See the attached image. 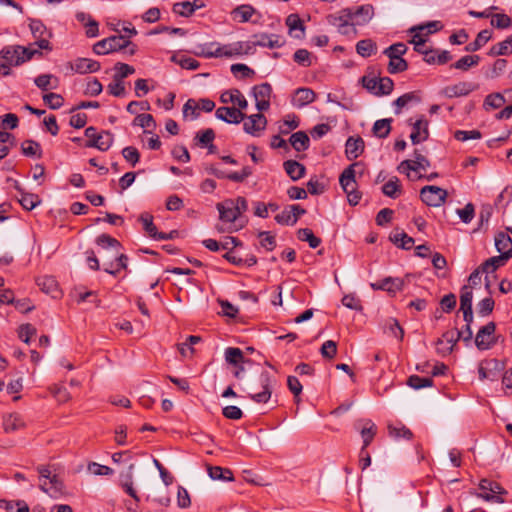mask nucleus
Masks as SVG:
<instances>
[{
	"label": "nucleus",
	"mask_w": 512,
	"mask_h": 512,
	"mask_svg": "<svg viewBox=\"0 0 512 512\" xmlns=\"http://www.w3.org/2000/svg\"><path fill=\"white\" fill-rule=\"evenodd\" d=\"M448 196L447 190L434 186L427 185L424 186L420 191L421 200L430 207H440L442 206Z\"/></svg>",
	"instance_id": "nucleus-8"
},
{
	"label": "nucleus",
	"mask_w": 512,
	"mask_h": 512,
	"mask_svg": "<svg viewBox=\"0 0 512 512\" xmlns=\"http://www.w3.org/2000/svg\"><path fill=\"white\" fill-rule=\"evenodd\" d=\"M139 221L143 224L145 232L154 239L157 235V228L153 223V216L149 213H143L139 217Z\"/></svg>",
	"instance_id": "nucleus-59"
},
{
	"label": "nucleus",
	"mask_w": 512,
	"mask_h": 512,
	"mask_svg": "<svg viewBox=\"0 0 512 512\" xmlns=\"http://www.w3.org/2000/svg\"><path fill=\"white\" fill-rule=\"evenodd\" d=\"M388 432L389 435L395 439L403 438L406 440H410L413 437V433L411 432V430L401 423H398L396 425L389 424Z\"/></svg>",
	"instance_id": "nucleus-41"
},
{
	"label": "nucleus",
	"mask_w": 512,
	"mask_h": 512,
	"mask_svg": "<svg viewBox=\"0 0 512 512\" xmlns=\"http://www.w3.org/2000/svg\"><path fill=\"white\" fill-rule=\"evenodd\" d=\"M231 17L234 21L239 23H246L251 21L257 10L250 4H241L231 11Z\"/></svg>",
	"instance_id": "nucleus-23"
},
{
	"label": "nucleus",
	"mask_w": 512,
	"mask_h": 512,
	"mask_svg": "<svg viewBox=\"0 0 512 512\" xmlns=\"http://www.w3.org/2000/svg\"><path fill=\"white\" fill-rule=\"evenodd\" d=\"M43 101L50 109L56 110L63 106L64 99L56 93H47L43 95Z\"/></svg>",
	"instance_id": "nucleus-64"
},
{
	"label": "nucleus",
	"mask_w": 512,
	"mask_h": 512,
	"mask_svg": "<svg viewBox=\"0 0 512 512\" xmlns=\"http://www.w3.org/2000/svg\"><path fill=\"white\" fill-rule=\"evenodd\" d=\"M243 52H249V45L241 42L221 44L219 42H210L198 45L194 54L204 58H233L243 55Z\"/></svg>",
	"instance_id": "nucleus-1"
},
{
	"label": "nucleus",
	"mask_w": 512,
	"mask_h": 512,
	"mask_svg": "<svg viewBox=\"0 0 512 512\" xmlns=\"http://www.w3.org/2000/svg\"><path fill=\"white\" fill-rule=\"evenodd\" d=\"M225 361L232 366H239L245 362L243 351L240 348L228 347L224 352Z\"/></svg>",
	"instance_id": "nucleus-38"
},
{
	"label": "nucleus",
	"mask_w": 512,
	"mask_h": 512,
	"mask_svg": "<svg viewBox=\"0 0 512 512\" xmlns=\"http://www.w3.org/2000/svg\"><path fill=\"white\" fill-rule=\"evenodd\" d=\"M259 384L262 388L260 392L249 393V398L256 403H267L272 396V391L276 385V379L267 371H262L259 375Z\"/></svg>",
	"instance_id": "nucleus-6"
},
{
	"label": "nucleus",
	"mask_w": 512,
	"mask_h": 512,
	"mask_svg": "<svg viewBox=\"0 0 512 512\" xmlns=\"http://www.w3.org/2000/svg\"><path fill=\"white\" fill-rule=\"evenodd\" d=\"M505 364L497 359H485L479 363L478 373L481 380L488 379L494 381L499 373L504 369Z\"/></svg>",
	"instance_id": "nucleus-13"
},
{
	"label": "nucleus",
	"mask_w": 512,
	"mask_h": 512,
	"mask_svg": "<svg viewBox=\"0 0 512 512\" xmlns=\"http://www.w3.org/2000/svg\"><path fill=\"white\" fill-rule=\"evenodd\" d=\"M284 170L287 175L293 180H299L305 174V166L295 160H287L283 164Z\"/></svg>",
	"instance_id": "nucleus-30"
},
{
	"label": "nucleus",
	"mask_w": 512,
	"mask_h": 512,
	"mask_svg": "<svg viewBox=\"0 0 512 512\" xmlns=\"http://www.w3.org/2000/svg\"><path fill=\"white\" fill-rule=\"evenodd\" d=\"M495 330L494 322H489L479 329L475 337V345L479 350H488L496 344Z\"/></svg>",
	"instance_id": "nucleus-12"
},
{
	"label": "nucleus",
	"mask_w": 512,
	"mask_h": 512,
	"mask_svg": "<svg viewBox=\"0 0 512 512\" xmlns=\"http://www.w3.org/2000/svg\"><path fill=\"white\" fill-rule=\"evenodd\" d=\"M512 53V34L508 36L505 40L493 45L489 52V56H502L509 55Z\"/></svg>",
	"instance_id": "nucleus-36"
},
{
	"label": "nucleus",
	"mask_w": 512,
	"mask_h": 512,
	"mask_svg": "<svg viewBox=\"0 0 512 512\" xmlns=\"http://www.w3.org/2000/svg\"><path fill=\"white\" fill-rule=\"evenodd\" d=\"M25 423L19 414H9L3 419V427L5 432L11 433L24 428Z\"/></svg>",
	"instance_id": "nucleus-32"
},
{
	"label": "nucleus",
	"mask_w": 512,
	"mask_h": 512,
	"mask_svg": "<svg viewBox=\"0 0 512 512\" xmlns=\"http://www.w3.org/2000/svg\"><path fill=\"white\" fill-rule=\"evenodd\" d=\"M364 141L361 137H349L345 143V154L348 160H355L364 152Z\"/></svg>",
	"instance_id": "nucleus-22"
},
{
	"label": "nucleus",
	"mask_w": 512,
	"mask_h": 512,
	"mask_svg": "<svg viewBox=\"0 0 512 512\" xmlns=\"http://www.w3.org/2000/svg\"><path fill=\"white\" fill-rule=\"evenodd\" d=\"M215 116L217 119L229 124H239L246 117L240 109L235 107H219L215 112Z\"/></svg>",
	"instance_id": "nucleus-18"
},
{
	"label": "nucleus",
	"mask_w": 512,
	"mask_h": 512,
	"mask_svg": "<svg viewBox=\"0 0 512 512\" xmlns=\"http://www.w3.org/2000/svg\"><path fill=\"white\" fill-rule=\"evenodd\" d=\"M15 143V137L6 131H0V160L4 159L10 152V147Z\"/></svg>",
	"instance_id": "nucleus-43"
},
{
	"label": "nucleus",
	"mask_w": 512,
	"mask_h": 512,
	"mask_svg": "<svg viewBox=\"0 0 512 512\" xmlns=\"http://www.w3.org/2000/svg\"><path fill=\"white\" fill-rule=\"evenodd\" d=\"M360 162L349 165L341 173L339 183L343 191L347 194L348 201L351 205H357L361 199V193L356 189V169L361 168Z\"/></svg>",
	"instance_id": "nucleus-3"
},
{
	"label": "nucleus",
	"mask_w": 512,
	"mask_h": 512,
	"mask_svg": "<svg viewBox=\"0 0 512 512\" xmlns=\"http://www.w3.org/2000/svg\"><path fill=\"white\" fill-rule=\"evenodd\" d=\"M34 83L39 89L46 91L56 89L59 81L57 77L51 74H41L34 79Z\"/></svg>",
	"instance_id": "nucleus-37"
},
{
	"label": "nucleus",
	"mask_w": 512,
	"mask_h": 512,
	"mask_svg": "<svg viewBox=\"0 0 512 512\" xmlns=\"http://www.w3.org/2000/svg\"><path fill=\"white\" fill-rule=\"evenodd\" d=\"M85 136L88 138L86 147L97 148L100 151H107L113 144L114 136L109 131L97 132L93 126L86 128Z\"/></svg>",
	"instance_id": "nucleus-5"
},
{
	"label": "nucleus",
	"mask_w": 512,
	"mask_h": 512,
	"mask_svg": "<svg viewBox=\"0 0 512 512\" xmlns=\"http://www.w3.org/2000/svg\"><path fill=\"white\" fill-rule=\"evenodd\" d=\"M411 102H420V97L415 92L405 93L394 101L395 114H400L402 108Z\"/></svg>",
	"instance_id": "nucleus-44"
},
{
	"label": "nucleus",
	"mask_w": 512,
	"mask_h": 512,
	"mask_svg": "<svg viewBox=\"0 0 512 512\" xmlns=\"http://www.w3.org/2000/svg\"><path fill=\"white\" fill-rule=\"evenodd\" d=\"M505 102L506 100L502 94L492 93L486 96L483 106L486 110L497 109L503 106Z\"/></svg>",
	"instance_id": "nucleus-53"
},
{
	"label": "nucleus",
	"mask_w": 512,
	"mask_h": 512,
	"mask_svg": "<svg viewBox=\"0 0 512 512\" xmlns=\"http://www.w3.org/2000/svg\"><path fill=\"white\" fill-rule=\"evenodd\" d=\"M510 259L509 254H500L499 256H494L487 259L481 265V270L484 273H489L495 271L500 266H503L507 260Z\"/></svg>",
	"instance_id": "nucleus-33"
},
{
	"label": "nucleus",
	"mask_w": 512,
	"mask_h": 512,
	"mask_svg": "<svg viewBox=\"0 0 512 512\" xmlns=\"http://www.w3.org/2000/svg\"><path fill=\"white\" fill-rule=\"evenodd\" d=\"M219 219L222 224L216 226L220 233H232L239 231L244 227V222L240 215L234 209L233 199H227L217 204Z\"/></svg>",
	"instance_id": "nucleus-2"
},
{
	"label": "nucleus",
	"mask_w": 512,
	"mask_h": 512,
	"mask_svg": "<svg viewBox=\"0 0 512 512\" xmlns=\"http://www.w3.org/2000/svg\"><path fill=\"white\" fill-rule=\"evenodd\" d=\"M376 49V44L371 39L360 40L356 44V51L362 57H370Z\"/></svg>",
	"instance_id": "nucleus-48"
},
{
	"label": "nucleus",
	"mask_w": 512,
	"mask_h": 512,
	"mask_svg": "<svg viewBox=\"0 0 512 512\" xmlns=\"http://www.w3.org/2000/svg\"><path fill=\"white\" fill-rule=\"evenodd\" d=\"M19 202L24 209L32 210L40 204L41 201L36 194L22 193Z\"/></svg>",
	"instance_id": "nucleus-63"
},
{
	"label": "nucleus",
	"mask_w": 512,
	"mask_h": 512,
	"mask_svg": "<svg viewBox=\"0 0 512 512\" xmlns=\"http://www.w3.org/2000/svg\"><path fill=\"white\" fill-rule=\"evenodd\" d=\"M29 27L33 37L36 39L34 45L39 49L51 51L52 46L49 41L51 33L48 31L46 26L40 20L32 19L30 20Z\"/></svg>",
	"instance_id": "nucleus-10"
},
{
	"label": "nucleus",
	"mask_w": 512,
	"mask_h": 512,
	"mask_svg": "<svg viewBox=\"0 0 512 512\" xmlns=\"http://www.w3.org/2000/svg\"><path fill=\"white\" fill-rule=\"evenodd\" d=\"M215 139L214 130L211 128H207L203 131H200L196 134L194 140L198 145L205 148L207 145H210Z\"/></svg>",
	"instance_id": "nucleus-57"
},
{
	"label": "nucleus",
	"mask_w": 512,
	"mask_h": 512,
	"mask_svg": "<svg viewBox=\"0 0 512 512\" xmlns=\"http://www.w3.org/2000/svg\"><path fill=\"white\" fill-rule=\"evenodd\" d=\"M220 101L223 104L233 103L238 105V109L244 110L248 106V102L244 95L238 89H231L224 91L220 96Z\"/></svg>",
	"instance_id": "nucleus-25"
},
{
	"label": "nucleus",
	"mask_w": 512,
	"mask_h": 512,
	"mask_svg": "<svg viewBox=\"0 0 512 512\" xmlns=\"http://www.w3.org/2000/svg\"><path fill=\"white\" fill-rule=\"evenodd\" d=\"M291 205L286 206L283 211L275 216V221L281 225L293 226L296 224V218L291 212Z\"/></svg>",
	"instance_id": "nucleus-54"
},
{
	"label": "nucleus",
	"mask_w": 512,
	"mask_h": 512,
	"mask_svg": "<svg viewBox=\"0 0 512 512\" xmlns=\"http://www.w3.org/2000/svg\"><path fill=\"white\" fill-rule=\"evenodd\" d=\"M385 331L399 340L403 339L404 331L396 319L391 318L386 321Z\"/></svg>",
	"instance_id": "nucleus-62"
},
{
	"label": "nucleus",
	"mask_w": 512,
	"mask_h": 512,
	"mask_svg": "<svg viewBox=\"0 0 512 512\" xmlns=\"http://www.w3.org/2000/svg\"><path fill=\"white\" fill-rule=\"evenodd\" d=\"M477 89V85L471 82L462 81L454 85L446 86L442 93L448 98L467 96Z\"/></svg>",
	"instance_id": "nucleus-19"
},
{
	"label": "nucleus",
	"mask_w": 512,
	"mask_h": 512,
	"mask_svg": "<svg viewBox=\"0 0 512 512\" xmlns=\"http://www.w3.org/2000/svg\"><path fill=\"white\" fill-rule=\"evenodd\" d=\"M360 426V434L363 439V446L361 452H364L368 445L372 442L373 438L377 433V426L370 419L360 420L358 422Z\"/></svg>",
	"instance_id": "nucleus-21"
},
{
	"label": "nucleus",
	"mask_w": 512,
	"mask_h": 512,
	"mask_svg": "<svg viewBox=\"0 0 512 512\" xmlns=\"http://www.w3.org/2000/svg\"><path fill=\"white\" fill-rule=\"evenodd\" d=\"M0 59L2 62L11 66H19L23 64V58L20 56V50L17 46H7L0 51Z\"/></svg>",
	"instance_id": "nucleus-27"
},
{
	"label": "nucleus",
	"mask_w": 512,
	"mask_h": 512,
	"mask_svg": "<svg viewBox=\"0 0 512 512\" xmlns=\"http://www.w3.org/2000/svg\"><path fill=\"white\" fill-rule=\"evenodd\" d=\"M40 489L49 496L57 498L62 492L63 485L57 475H52L47 481H42Z\"/></svg>",
	"instance_id": "nucleus-28"
},
{
	"label": "nucleus",
	"mask_w": 512,
	"mask_h": 512,
	"mask_svg": "<svg viewBox=\"0 0 512 512\" xmlns=\"http://www.w3.org/2000/svg\"><path fill=\"white\" fill-rule=\"evenodd\" d=\"M253 96L256 102V108L259 111H266L270 107V97L272 93V87L269 83H262L256 85L252 89Z\"/></svg>",
	"instance_id": "nucleus-16"
},
{
	"label": "nucleus",
	"mask_w": 512,
	"mask_h": 512,
	"mask_svg": "<svg viewBox=\"0 0 512 512\" xmlns=\"http://www.w3.org/2000/svg\"><path fill=\"white\" fill-rule=\"evenodd\" d=\"M245 119L243 129L246 133L253 136H259L267 124L265 116L261 113L246 116Z\"/></svg>",
	"instance_id": "nucleus-17"
},
{
	"label": "nucleus",
	"mask_w": 512,
	"mask_h": 512,
	"mask_svg": "<svg viewBox=\"0 0 512 512\" xmlns=\"http://www.w3.org/2000/svg\"><path fill=\"white\" fill-rule=\"evenodd\" d=\"M112 255L115 257L116 259V265H117V268L114 269V263L113 262H110L109 265H107L104 270L105 272H107L108 274H111V275H117V273L121 270V269H126L127 268V265H128V257L125 255V254H122L120 253V250H116L112 253Z\"/></svg>",
	"instance_id": "nucleus-35"
},
{
	"label": "nucleus",
	"mask_w": 512,
	"mask_h": 512,
	"mask_svg": "<svg viewBox=\"0 0 512 512\" xmlns=\"http://www.w3.org/2000/svg\"><path fill=\"white\" fill-rule=\"evenodd\" d=\"M200 105L194 99H188L183 106V117L187 118L191 116L192 120H195L200 115Z\"/></svg>",
	"instance_id": "nucleus-58"
},
{
	"label": "nucleus",
	"mask_w": 512,
	"mask_h": 512,
	"mask_svg": "<svg viewBox=\"0 0 512 512\" xmlns=\"http://www.w3.org/2000/svg\"><path fill=\"white\" fill-rule=\"evenodd\" d=\"M21 150L25 156H28V157L37 156L38 158L42 157L41 146L38 142H36L34 140H25L21 144Z\"/></svg>",
	"instance_id": "nucleus-47"
},
{
	"label": "nucleus",
	"mask_w": 512,
	"mask_h": 512,
	"mask_svg": "<svg viewBox=\"0 0 512 512\" xmlns=\"http://www.w3.org/2000/svg\"><path fill=\"white\" fill-rule=\"evenodd\" d=\"M491 38V31L485 29L478 33L476 39L469 43L465 47V51L467 52H475L478 51L482 46H484Z\"/></svg>",
	"instance_id": "nucleus-42"
},
{
	"label": "nucleus",
	"mask_w": 512,
	"mask_h": 512,
	"mask_svg": "<svg viewBox=\"0 0 512 512\" xmlns=\"http://www.w3.org/2000/svg\"><path fill=\"white\" fill-rule=\"evenodd\" d=\"M253 41H240L249 45V52H243V55L252 54L256 46L267 47L270 49L279 48L284 44V41L279 35L260 33L253 35Z\"/></svg>",
	"instance_id": "nucleus-9"
},
{
	"label": "nucleus",
	"mask_w": 512,
	"mask_h": 512,
	"mask_svg": "<svg viewBox=\"0 0 512 512\" xmlns=\"http://www.w3.org/2000/svg\"><path fill=\"white\" fill-rule=\"evenodd\" d=\"M391 241L398 247L409 250L414 244V239L408 236L405 232H395L391 237Z\"/></svg>",
	"instance_id": "nucleus-49"
},
{
	"label": "nucleus",
	"mask_w": 512,
	"mask_h": 512,
	"mask_svg": "<svg viewBox=\"0 0 512 512\" xmlns=\"http://www.w3.org/2000/svg\"><path fill=\"white\" fill-rule=\"evenodd\" d=\"M382 192L385 196L390 198H397L401 193V184L400 180L394 176L390 178L383 186Z\"/></svg>",
	"instance_id": "nucleus-39"
},
{
	"label": "nucleus",
	"mask_w": 512,
	"mask_h": 512,
	"mask_svg": "<svg viewBox=\"0 0 512 512\" xmlns=\"http://www.w3.org/2000/svg\"><path fill=\"white\" fill-rule=\"evenodd\" d=\"M374 16V7L371 4H364L356 8L343 9V17L353 18L354 25H365Z\"/></svg>",
	"instance_id": "nucleus-11"
},
{
	"label": "nucleus",
	"mask_w": 512,
	"mask_h": 512,
	"mask_svg": "<svg viewBox=\"0 0 512 512\" xmlns=\"http://www.w3.org/2000/svg\"><path fill=\"white\" fill-rule=\"evenodd\" d=\"M289 142L292 145V147L298 152L307 150L310 144L309 137L304 131H298L293 133L290 136Z\"/></svg>",
	"instance_id": "nucleus-34"
},
{
	"label": "nucleus",
	"mask_w": 512,
	"mask_h": 512,
	"mask_svg": "<svg viewBox=\"0 0 512 512\" xmlns=\"http://www.w3.org/2000/svg\"><path fill=\"white\" fill-rule=\"evenodd\" d=\"M96 243L103 249L111 250L112 252L120 250L121 248L120 242L108 234L99 235L96 239Z\"/></svg>",
	"instance_id": "nucleus-45"
},
{
	"label": "nucleus",
	"mask_w": 512,
	"mask_h": 512,
	"mask_svg": "<svg viewBox=\"0 0 512 512\" xmlns=\"http://www.w3.org/2000/svg\"><path fill=\"white\" fill-rule=\"evenodd\" d=\"M413 157V159L403 160L399 164L397 169L400 173H406L409 176V171L426 170L430 167V161L419 150L414 151Z\"/></svg>",
	"instance_id": "nucleus-14"
},
{
	"label": "nucleus",
	"mask_w": 512,
	"mask_h": 512,
	"mask_svg": "<svg viewBox=\"0 0 512 512\" xmlns=\"http://www.w3.org/2000/svg\"><path fill=\"white\" fill-rule=\"evenodd\" d=\"M480 61V57L478 55H466L456 61L452 67L455 69L467 71L473 66H476Z\"/></svg>",
	"instance_id": "nucleus-50"
},
{
	"label": "nucleus",
	"mask_w": 512,
	"mask_h": 512,
	"mask_svg": "<svg viewBox=\"0 0 512 512\" xmlns=\"http://www.w3.org/2000/svg\"><path fill=\"white\" fill-rule=\"evenodd\" d=\"M407 384L413 388V389H421L425 387H431L433 384V381L431 378L428 377H420L418 375H411L408 380Z\"/></svg>",
	"instance_id": "nucleus-60"
},
{
	"label": "nucleus",
	"mask_w": 512,
	"mask_h": 512,
	"mask_svg": "<svg viewBox=\"0 0 512 512\" xmlns=\"http://www.w3.org/2000/svg\"><path fill=\"white\" fill-rule=\"evenodd\" d=\"M88 18V22L86 24V36L89 38H93L98 36L99 34V24L96 20L92 19L91 16L86 15L85 13H78L77 19L79 21H84Z\"/></svg>",
	"instance_id": "nucleus-52"
},
{
	"label": "nucleus",
	"mask_w": 512,
	"mask_h": 512,
	"mask_svg": "<svg viewBox=\"0 0 512 512\" xmlns=\"http://www.w3.org/2000/svg\"><path fill=\"white\" fill-rule=\"evenodd\" d=\"M316 98L315 92L310 88H298L294 92L292 105L297 108H303L312 103Z\"/></svg>",
	"instance_id": "nucleus-24"
},
{
	"label": "nucleus",
	"mask_w": 512,
	"mask_h": 512,
	"mask_svg": "<svg viewBox=\"0 0 512 512\" xmlns=\"http://www.w3.org/2000/svg\"><path fill=\"white\" fill-rule=\"evenodd\" d=\"M208 474L213 480L232 481L233 474L229 469H223L219 466L208 467Z\"/></svg>",
	"instance_id": "nucleus-51"
},
{
	"label": "nucleus",
	"mask_w": 512,
	"mask_h": 512,
	"mask_svg": "<svg viewBox=\"0 0 512 512\" xmlns=\"http://www.w3.org/2000/svg\"><path fill=\"white\" fill-rule=\"evenodd\" d=\"M403 285V279L393 277H386L378 282L370 284L373 290H384L391 294L401 291L403 289Z\"/></svg>",
	"instance_id": "nucleus-20"
},
{
	"label": "nucleus",
	"mask_w": 512,
	"mask_h": 512,
	"mask_svg": "<svg viewBox=\"0 0 512 512\" xmlns=\"http://www.w3.org/2000/svg\"><path fill=\"white\" fill-rule=\"evenodd\" d=\"M134 125H138L142 128L150 129L145 132H151L156 128V122L150 114H139L136 116L133 122Z\"/></svg>",
	"instance_id": "nucleus-55"
},
{
	"label": "nucleus",
	"mask_w": 512,
	"mask_h": 512,
	"mask_svg": "<svg viewBox=\"0 0 512 512\" xmlns=\"http://www.w3.org/2000/svg\"><path fill=\"white\" fill-rule=\"evenodd\" d=\"M173 12L181 17H190L194 14L193 6L190 1H182L175 3L172 8Z\"/></svg>",
	"instance_id": "nucleus-61"
},
{
	"label": "nucleus",
	"mask_w": 512,
	"mask_h": 512,
	"mask_svg": "<svg viewBox=\"0 0 512 512\" xmlns=\"http://www.w3.org/2000/svg\"><path fill=\"white\" fill-rule=\"evenodd\" d=\"M391 122L392 119L387 118L375 121L372 128L373 135L382 139L388 137L391 131Z\"/></svg>",
	"instance_id": "nucleus-40"
},
{
	"label": "nucleus",
	"mask_w": 512,
	"mask_h": 512,
	"mask_svg": "<svg viewBox=\"0 0 512 512\" xmlns=\"http://www.w3.org/2000/svg\"><path fill=\"white\" fill-rule=\"evenodd\" d=\"M100 68L101 65L98 61L88 58H77L72 64V69L79 74L94 73Z\"/></svg>",
	"instance_id": "nucleus-26"
},
{
	"label": "nucleus",
	"mask_w": 512,
	"mask_h": 512,
	"mask_svg": "<svg viewBox=\"0 0 512 512\" xmlns=\"http://www.w3.org/2000/svg\"><path fill=\"white\" fill-rule=\"evenodd\" d=\"M461 336L462 333L457 329L444 332L442 337L436 342L437 352L443 356L450 354L454 345L461 339Z\"/></svg>",
	"instance_id": "nucleus-15"
},
{
	"label": "nucleus",
	"mask_w": 512,
	"mask_h": 512,
	"mask_svg": "<svg viewBox=\"0 0 512 512\" xmlns=\"http://www.w3.org/2000/svg\"><path fill=\"white\" fill-rule=\"evenodd\" d=\"M495 247L500 254H509L512 257V239L505 232H499L495 236Z\"/></svg>",
	"instance_id": "nucleus-29"
},
{
	"label": "nucleus",
	"mask_w": 512,
	"mask_h": 512,
	"mask_svg": "<svg viewBox=\"0 0 512 512\" xmlns=\"http://www.w3.org/2000/svg\"><path fill=\"white\" fill-rule=\"evenodd\" d=\"M388 72L391 74L400 73L408 68V63L402 57H388Z\"/></svg>",
	"instance_id": "nucleus-56"
},
{
	"label": "nucleus",
	"mask_w": 512,
	"mask_h": 512,
	"mask_svg": "<svg viewBox=\"0 0 512 512\" xmlns=\"http://www.w3.org/2000/svg\"><path fill=\"white\" fill-rule=\"evenodd\" d=\"M479 489L481 492L477 494V497L492 503L504 502L502 495H505L506 491L498 483L482 479L479 483Z\"/></svg>",
	"instance_id": "nucleus-7"
},
{
	"label": "nucleus",
	"mask_w": 512,
	"mask_h": 512,
	"mask_svg": "<svg viewBox=\"0 0 512 512\" xmlns=\"http://www.w3.org/2000/svg\"><path fill=\"white\" fill-rule=\"evenodd\" d=\"M297 237L301 241L308 242L309 246L313 249L321 244V239L315 236L311 229L301 228L297 231Z\"/></svg>",
	"instance_id": "nucleus-46"
},
{
	"label": "nucleus",
	"mask_w": 512,
	"mask_h": 512,
	"mask_svg": "<svg viewBox=\"0 0 512 512\" xmlns=\"http://www.w3.org/2000/svg\"><path fill=\"white\" fill-rule=\"evenodd\" d=\"M131 45V41L122 35H113L102 39L93 45V52L97 55H106L120 51Z\"/></svg>",
	"instance_id": "nucleus-4"
},
{
	"label": "nucleus",
	"mask_w": 512,
	"mask_h": 512,
	"mask_svg": "<svg viewBox=\"0 0 512 512\" xmlns=\"http://www.w3.org/2000/svg\"><path fill=\"white\" fill-rule=\"evenodd\" d=\"M287 27L289 28V32L293 33L295 31H299V33L294 34L295 38H303L305 35V27L304 23L299 17L298 14H290L285 21Z\"/></svg>",
	"instance_id": "nucleus-31"
}]
</instances>
